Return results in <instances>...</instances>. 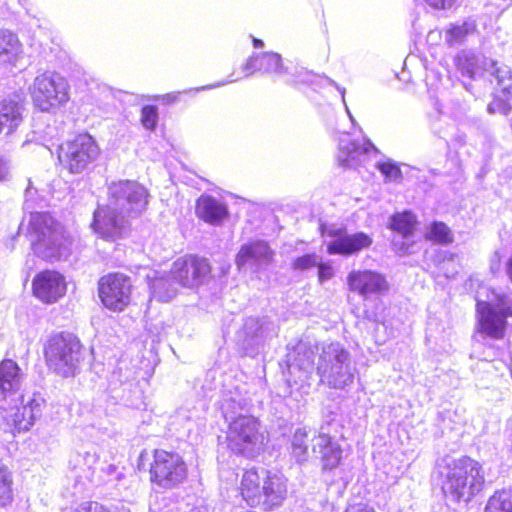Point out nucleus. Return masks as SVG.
Listing matches in <instances>:
<instances>
[{"label":"nucleus","instance_id":"f257e3e1","mask_svg":"<svg viewBox=\"0 0 512 512\" xmlns=\"http://www.w3.org/2000/svg\"><path fill=\"white\" fill-rule=\"evenodd\" d=\"M441 489L453 502L469 501L485 483L482 465L467 456L450 459L440 469Z\"/></svg>","mask_w":512,"mask_h":512},{"label":"nucleus","instance_id":"f03ea898","mask_svg":"<svg viewBox=\"0 0 512 512\" xmlns=\"http://www.w3.org/2000/svg\"><path fill=\"white\" fill-rule=\"evenodd\" d=\"M30 227L36 236L33 250L37 256L51 262L68 257L71 240L65 235L63 227L51 215L48 213L31 214Z\"/></svg>","mask_w":512,"mask_h":512},{"label":"nucleus","instance_id":"7ed1b4c3","mask_svg":"<svg viewBox=\"0 0 512 512\" xmlns=\"http://www.w3.org/2000/svg\"><path fill=\"white\" fill-rule=\"evenodd\" d=\"M356 371L349 351L339 342L322 347L317 363V373L322 383L334 389H344L353 383Z\"/></svg>","mask_w":512,"mask_h":512},{"label":"nucleus","instance_id":"20e7f679","mask_svg":"<svg viewBox=\"0 0 512 512\" xmlns=\"http://www.w3.org/2000/svg\"><path fill=\"white\" fill-rule=\"evenodd\" d=\"M44 354L49 368L63 377L73 376L83 358L80 341L64 332L48 338Z\"/></svg>","mask_w":512,"mask_h":512},{"label":"nucleus","instance_id":"39448f33","mask_svg":"<svg viewBox=\"0 0 512 512\" xmlns=\"http://www.w3.org/2000/svg\"><path fill=\"white\" fill-rule=\"evenodd\" d=\"M227 441L235 453L253 458L263 450L265 435L256 417L239 415L229 422Z\"/></svg>","mask_w":512,"mask_h":512},{"label":"nucleus","instance_id":"423d86ee","mask_svg":"<svg viewBox=\"0 0 512 512\" xmlns=\"http://www.w3.org/2000/svg\"><path fill=\"white\" fill-rule=\"evenodd\" d=\"M476 309L480 331L491 338H503L507 324L506 319L512 316V306L508 295L490 290L485 300L477 298Z\"/></svg>","mask_w":512,"mask_h":512},{"label":"nucleus","instance_id":"0eeeda50","mask_svg":"<svg viewBox=\"0 0 512 512\" xmlns=\"http://www.w3.org/2000/svg\"><path fill=\"white\" fill-rule=\"evenodd\" d=\"M99 155L100 148L94 138L84 133L60 145L58 160L71 174H80L88 170Z\"/></svg>","mask_w":512,"mask_h":512},{"label":"nucleus","instance_id":"6e6552de","mask_svg":"<svg viewBox=\"0 0 512 512\" xmlns=\"http://www.w3.org/2000/svg\"><path fill=\"white\" fill-rule=\"evenodd\" d=\"M68 83L61 75L45 72L35 77L30 86L32 101L41 111H51L69 99Z\"/></svg>","mask_w":512,"mask_h":512},{"label":"nucleus","instance_id":"1a4fd4ad","mask_svg":"<svg viewBox=\"0 0 512 512\" xmlns=\"http://www.w3.org/2000/svg\"><path fill=\"white\" fill-rule=\"evenodd\" d=\"M108 203L129 218L137 217L146 210L148 192L136 181L112 182L108 186Z\"/></svg>","mask_w":512,"mask_h":512},{"label":"nucleus","instance_id":"9d476101","mask_svg":"<svg viewBox=\"0 0 512 512\" xmlns=\"http://www.w3.org/2000/svg\"><path fill=\"white\" fill-rule=\"evenodd\" d=\"M149 472L151 482L163 489H172L187 477V467L182 458L165 450H155Z\"/></svg>","mask_w":512,"mask_h":512},{"label":"nucleus","instance_id":"9b49d317","mask_svg":"<svg viewBox=\"0 0 512 512\" xmlns=\"http://www.w3.org/2000/svg\"><path fill=\"white\" fill-rule=\"evenodd\" d=\"M45 400L40 395L34 394L27 401H22V406L1 407V426L4 431L11 434L27 431L35 420L42 414Z\"/></svg>","mask_w":512,"mask_h":512},{"label":"nucleus","instance_id":"f8f14e48","mask_svg":"<svg viewBox=\"0 0 512 512\" xmlns=\"http://www.w3.org/2000/svg\"><path fill=\"white\" fill-rule=\"evenodd\" d=\"M132 284L122 273H110L99 280V297L112 311H123L130 303Z\"/></svg>","mask_w":512,"mask_h":512},{"label":"nucleus","instance_id":"ddd939ff","mask_svg":"<svg viewBox=\"0 0 512 512\" xmlns=\"http://www.w3.org/2000/svg\"><path fill=\"white\" fill-rule=\"evenodd\" d=\"M206 259L196 256L178 258L171 267V276L182 287L194 288L202 285L210 275Z\"/></svg>","mask_w":512,"mask_h":512},{"label":"nucleus","instance_id":"4468645a","mask_svg":"<svg viewBox=\"0 0 512 512\" xmlns=\"http://www.w3.org/2000/svg\"><path fill=\"white\" fill-rule=\"evenodd\" d=\"M128 219V216L107 203L95 210L92 228L101 238L115 241L125 232Z\"/></svg>","mask_w":512,"mask_h":512},{"label":"nucleus","instance_id":"2eb2a0df","mask_svg":"<svg viewBox=\"0 0 512 512\" xmlns=\"http://www.w3.org/2000/svg\"><path fill=\"white\" fill-rule=\"evenodd\" d=\"M321 230L323 235L335 238L327 245V252L330 255H353L370 247L373 243L372 237L364 232L348 234L344 233L341 229L334 227L326 228L324 226L321 227Z\"/></svg>","mask_w":512,"mask_h":512},{"label":"nucleus","instance_id":"dca6fc26","mask_svg":"<svg viewBox=\"0 0 512 512\" xmlns=\"http://www.w3.org/2000/svg\"><path fill=\"white\" fill-rule=\"evenodd\" d=\"M379 154V150L370 140L365 139L363 143H360L346 135L340 139L337 161L344 168L355 169Z\"/></svg>","mask_w":512,"mask_h":512},{"label":"nucleus","instance_id":"f3484780","mask_svg":"<svg viewBox=\"0 0 512 512\" xmlns=\"http://www.w3.org/2000/svg\"><path fill=\"white\" fill-rule=\"evenodd\" d=\"M67 290L65 277L55 270H44L32 281L34 296L41 302L52 304L62 298Z\"/></svg>","mask_w":512,"mask_h":512},{"label":"nucleus","instance_id":"a211bd4d","mask_svg":"<svg viewBox=\"0 0 512 512\" xmlns=\"http://www.w3.org/2000/svg\"><path fill=\"white\" fill-rule=\"evenodd\" d=\"M347 281L350 290L357 292L363 298L388 290L385 277L371 270L352 271L349 273Z\"/></svg>","mask_w":512,"mask_h":512},{"label":"nucleus","instance_id":"6ab92c4d","mask_svg":"<svg viewBox=\"0 0 512 512\" xmlns=\"http://www.w3.org/2000/svg\"><path fill=\"white\" fill-rule=\"evenodd\" d=\"M312 451L319 459L323 472L334 470L342 460L341 446L325 433H320L313 438Z\"/></svg>","mask_w":512,"mask_h":512},{"label":"nucleus","instance_id":"aec40b11","mask_svg":"<svg viewBox=\"0 0 512 512\" xmlns=\"http://www.w3.org/2000/svg\"><path fill=\"white\" fill-rule=\"evenodd\" d=\"M265 338L259 319L250 317L245 320L242 331L238 335V346L244 355L254 357L262 349Z\"/></svg>","mask_w":512,"mask_h":512},{"label":"nucleus","instance_id":"412c9836","mask_svg":"<svg viewBox=\"0 0 512 512\" xmlns=\"http://www.w3.org/2000/svg\"><path fill=\"white\" fill-rule=\"evenodd\" d=\"M484 61L493 60L467 50L459 52L455 57V65L458 71L470 79L491 76V68L489 65L484 64Z\"/></svg>","mask_w":512,"mask_h":512},{"label":"nucleus","instance_id":"4be33fe9","mask_svg":"<svg viewBox=\"0 0 512 512\" xmlns=\"http://www.w3.org/2000/svg\"><path fill=\"white\" fill-rule=\"evenodd\" d=\"M273 252L264 241H255L248 244H244L237 256L236 265L239 269L243 268L247 264L255 266L267 265L271 262Z\"/></svg>","mask_w":512,"mask_h":512},{"label":"nucleus","instance_id":"5701e85b","mask_svg":"<svg viewBox=\"0 0 512 512\" xmlns=\"http://www.w3.org/2000/svg\"><path fill=\"white\" fill-rule=\"evenodd\" d=\"M263 483L261 500L267 505H279L287 494L286 479L283 475L262 470Z\"/></svg>","mask_w":512,"mask_h":512},{"label":"nucleus","instance_id":"b1692460","mask_svg":"<svg viewBox=\"0 0 512 512\" xmlns=\"http://www.w3.org/2000/svg\"><path fill=\"white\" fill-rule=\"evenodd\" d=\"M23 107L22 104L11 97L0 100V135L12 134L21 124Z\"/></svg>","mask_w":512,"mask_h":512},{"label":"nucleus","instance_id":"393cba45","mask_svg":"<svg viewBox=\"0 0 512 512\" xmlns=\"http://www.w3.org/2000/svg\"><path fill=\"white\" fill-rule=\"evenodd\" d=\"M196 214L210 224H219L227 216V208L217 199L202 195L196 204Z\"/></svg>","mask_w":512,"mask_h":512},{"label":"nucleus","instance_id":"a878e982","mask_svg":"<svg viewBox=\"0 0 512 512\" xmlns=\"http://www.w3.org/2000/svg\"><path fill=\"white\" fill-rule=\"evenodd\" d=\"M148 279L151 294L158 301L168 302L178 293V286L180 285L175 282L171 272L162 275L155 273L153 277L148 276Z\"/></svg>","mask_w":512,"mask_h":512},{"label":"nucleus","instance_id":"bb28decb","mask_svg":"<svg viewBox=\"0 0 512 512\" xmlns=\"http://www.w3.org/2000/svg\"><path fill=\"white\" fill-rule=\"evenodd\" d=\"M99 460V455L94 449L79 450L71 454L69 467L79 477L90 479L94 474V466Z\"/></svg>","mask_w":512,"mask_h":512},{"label":"nucleus","instance_id":"cd10ccee","mask_svg":"<svg viewBox=\"0 0 512 512\" xmlns=\"http://www.w3.org/2000/svg\"><path fill=\"white\" fill-rule=\"evenodd\" d=\"M262 483V471L259 473L255 469H250L243 474L241 494L249 505L255 506L261 502Z\"/></svg>","mask_w":512,"mask_h":512},{"label":"nucleus","instance_id":"c85d7f7f","mask_svg":"<svg viewBox=\"0 0 512 512\" xmlns=\"http://www.w3.org/2000/svg\"><path fill=\"white\" fill-rule=\"evenodd\" d=\"M23 379V375L18 364L6 359L0 363V391L3 394L17 391Z\"/></svg>","mask_w":512,"mask_h":512},{"label":"nucleus","instance_id":"c756f323","mask_svg":"<svg viewBox=\"0 0 512 512\" xmlns=\"http://www.w3.org/2000/svg\"><path fill=\"white\" fill-rule=\"evenodd\" d=\"M21 43L14 33L0 29V63H15L21 53Z\"/></svg>","mask_w":512,"mask_h":512},{"label":"nucleus","instance_id":"7c9ffc66","mask_svg":"<svg viewBox=\"0 0 512 512\" xmlns=\"http://www.w3.org/2000/svg\"><path fill=\"white\" fill-rule=\"evenodd\" d=\"M491 68V76L497 80V84L504 97L512 100V66L498 64L496 61H484Z\"/></svg>","mask_w":512,"mask_h":512},{"label":"nucleus","instance_id":"2f4dec72","mask_svg":"<svg viewBox=\"0 0 512 512\" xmlns=\"http://www.w3.org/2000/svg\"><path fill=\"white\" fill-rule=\"evenodd\" d=\"M291 455L300 464L308 460V433L303 428H298L291 439Z\"/></svg>","mask_w":512,"mask_h":512},{"label":"nucleus","instance_id":"473e14b6","mask_svg":"<svg viewBox=\"0 0 512 512\" xmlns=\"http://www.w3.org/2000/svg\"><path fill=\"white\" fill-rule=\"evenodd\" d=\"M484 512H512V490L496 491L489 497Z\"/></svg>","mask_w":512,"mask_h":512},{"label":"nucleus","instance_id":"72a5a7b5","mask_svg":"<svg viewBox=\"0 0 512 512\" xmlns=\"http://www.w3.org/2000/svg\"><path fill=\"white\" fill-rule=\"evenodd\" d=\"M416 224V217L411 212H403L392 217L391 228L402 235L403 238L409 237Z\"/></svg>","mask_w":512,"mask_h":512},{"label":"nucleus","instance_id":"f704fd0d","mask_svg":"<svg viewBox=\"0 0 512 512\" xmlns=\"http://www.w3.org/2000/svg\"><path fill=\"white\" fill-rule=\"evenodd\" d=\"M12 476L8 468L0 465V505L5 506L12 500Z\"/></svg>","mask_w":512,"mask_h":512},{"label":"nucleus","instance_id":"c9c22d12","mask_svg":"<svg viewBox=\"0 0 512 512\" xmlns=\"http://www.w3.org/2000/svg\"><path fill=\"white\" fill-rule=\"evenodd\" d=\"M260 71L265 73H282L281 56L277 53L265 52L259 56Z\"/></svg>","mask_w":512,"mask_h":512},{"label":"nucleus","instance_id":"e433bc0d","mask_svg":"<svg viewBox=\"0 0 512 512\" xmlns=\"http://www.w3.org/2000/svg\"><path fill=\"white\" fill-rule=\"evenodd\" d=\"M428 239L440 244H449L453 241V234L443 222H435L430 229Z\"/></svg>","mask_w":512,"mask_h":512},{"label":"nucleus","instance_id":"4c0bfd02","mask_svg":"<svg viewBox=\"0 0 512 512\" xmlns=\"http://www.w3.org/2000/svg\"><path fill=\"white\" fill-rule=\"evenodd\" d=\"M471 27L467 23L461 25H453L445 30V41L449 45H456L463 41L469 33Z\"/></svg>","mask_w":512,"mask_h":512},{"label":"nucleus","instance_id":"58836bf2","mask_svg":"<svg viewBox=\"0 0 512 512\" xmlns=\"http://www.w3.org/2000/svg\"><path fill=\"white\" fill-rule=\"evenodd\" d=\"M375 167L385 176L387 180L398 181L401 179L402 173L400 168L390 161H376Z\"/></svg>","mask_w":512,"mask_h":512},{"label":"nucleus","instance_id":"ea45409f","mask_svg":"<svg viewBox=\"0 0 512 512\" xmlns=\"http://www.w3.org/2000/svg\"><path fill=\"white\" fill-rule=\"evenodd\" d=\"M321 258L316 254H306L300 257H297L292 262V268L294 270H308L310 268L316 267L319 265V260Z\"/></svg>","mask_w":512,"mask_h":512},{"label":"nucleus","instance_id":"a19ab883","mask_svg":"<svg viewBox=\"0 0 512 512\" xmlns=\"http://www.w3.org/2000/svg\"><path fill=\"white\" fill-rule=\"evenodd\" d=\"M158 121V111L156 106L147 105L142 108L141 122L142 125L149 130H153Z\"/></svg>","mask_w":512,"mask_h":512},{"label":"nucleus","instance_id":"79ce46f5","mask_svg":"<svg viewBox=\"0 0 512 512\" xmlns=\"http://www.w3.org/2000/svg\"><path fill=\"white\" fill-rule=\"evenodd\" d=\"M67 512H111L108 508L98 502H84L75 509H70Z\"/></svg>","mask_w":512,"mask_h":512},{"label":"nucleus","instance_id":"37998d69","mask_svg":"<svg viewBox=\"0 0 512 512\" xmlns=\"http://www.w3.org/2000/svg\"><path fill=\"white\" fill-rule=\"evenodd\" d=\"M487 110L491 114L499 113L506 115L510 110V106L506 102L496 99L488 105Z\"/></svg>","mask_w":512,"mask_h":512},{"label":"nucleus","instance_id":"c03bdc74","mask_svg":"<svg viewBox=\"0 0 512 512\" xmlns=\"http://www.w3.org/2000/svg\"><path fill=\"white\" fill-rule=\"evenodd\" d=\"M260 54L252 55L243 66V70L246 71V76L253 74L256 71H260V62H259Z\"/></svg>","mask_w":512,"mask_h":512},{"label":"nucleus","instance_id":"a18cd8bd","mask_svg":"<svg viewBox=\"0 0 512 512\" xmlns=\"http://www.w3.org/2000/svg\"><path fill=\"white\" fill-rule=\"evenodd\" d=\"M316 267H318V278L321 283L333 277V268L328 264L321 263V259Z\"/></svg>","mask_w":512,"mask_h":512},{"label":"nucleus","instance_id":"49530a36","mask_svg":"<svg viewBox=\"0 0 512 512\" xmlns=\"http://www.w3.org/2000/svg\"><path fill=\"white\" fill-rule=\"evenodd\" d=\"M425 2L435 9H447L450 8L456 0H425Z\"/></svg>","mask_w":512,"mask_h":512},{"label":"nucleus","instance_id":"de8ad7c7","mask_svg":"<svg viewBox=\"0 0 512 512\" xmlns=\"http://www.w3.org/2000/svg\"><path fill=\"white\" fill-rule=\"evenodd\" d=\"M9 162L0 155V180H5L9 174Z\"/></svg>","mask_w":512,"mask_h":512},{"label":"nucleus","instance_id":"09e8293b","mask_svg":"<svg viewBox=\"0 0 512 512\" xmlns=\"http://www.w3.org/2000/svg\"><path fill=\"white\" fill-rule=\"evenodd\" d=\"M501 257L499 252H495L491 259V271L495 274L500 270Z\"/></svg>","mask_w":512,"mask_h":512},{"label":"nucleus","instance_id":"8fccbe9b","mask_svg":"<svg viewBox=\"0 0 512 512\" xmlns=\"http://www.w3.org/2000/svg\"><path fill=\"white\" fill-rule=\"evenodd\" d=\"M179 92L178 93H167L162 96H157L156 99H161L164 103H174L178 101L179 99Z\"/></svg>","mask_w":512,"mask_h":512},{"label":"nucleus","instance_id":"3c124183","mask_svg":"<svg viewBox=\"0 0 512 512\" xmlns=\"http://www.w3.org/2000/svg\"><path fill=\"white\" fill-rule=\"evenodd\" d=\"M346 512H375V510L368 506L359 504V505L351 506L350 508H348L346 510Z\"/></svg>","mask_w":512,"mask_h":512},{"label":"nucleus","instance_id":"603ef678","mask_svg":"<svg viewBox=\"0 0 512 512\" xmlns=\"http://www.w3.org/2000/svg\"><path fill=\"white\" fill-rule=\"evenodd\" d=\"M506 273L508 278L512 282V256L508 259L506 263Z\"/></svg>","mask_w":512,"mask_h":512},{"label":"nucleus","instance_id":"864d4df0","mask_svg":"<svg viewBox=\"0 0 512 512\" xmlns=\"http://www.w3.org/2000/svg\"><path fill=\"white\" fill-rule=\"evenodd\" d=\"M253 44L256 48H259V47H262L263 46V41L262 40H259V39H256V38H253Z\"/></svg>","mask_w":512,"mask_h":512},{"label":"nucleus","instance_id":"5fc2aeb1","mask_svg":"<svg viewBox=\"0 0 512 512\" xmlns=\"http://www.w3.org/2000/svg\"><path fill=\"white\" fill-rule=\"evenodd\" d=\"M339 91L341 92V94H342V99H343V101L345 102V99H344L345 89H344V88H339Z\"/></svg>","mask_w":512,"mask_h":512},{"label":"nucleus","instance_id":"6e6d98bb","mask_svg":"<svg viewBox=\"0 0 512 512\" xmlns=\"http://www.w3.org/2000/svg\"><path fill=\"white\" fill-rule=\"evenodd\" d=\"M225 83H221V84H217V85H213V86H208L207 88H211V87H217L219 85H224ZM206 87H202L201 89L202 90H205Z\"/></svg>","mask_w":512,"mask_h":512},{"label":"nucleus","instance_id":"4d7b16f0","mask_svg":"<svg viewBox=\"0 0 512 512\" xmlns=\"http://www.w3.org/2000/svg\"><path fill=\"white\" fill-rule=\"evenodd\" d=\"M145 454L142 452L139 456V461H142L144 459Z\"/></svg>","mask_w":512,"mask_h":512},{"label":"nucleus","instance_id":"13d9d810","mask_svg":"<svg viewBox=\"0 0 512 512\" xmlns=\"http://www.w3.org/2000/svg\"><path fill=\"white\" fill-rule=\"evenodd\" d=\"M298 349H299V351H302V350L304 349V346H303V345H300V346L298 347Z\"/></svg>","mask_w":512,"mask_h":512}]
</instances>
